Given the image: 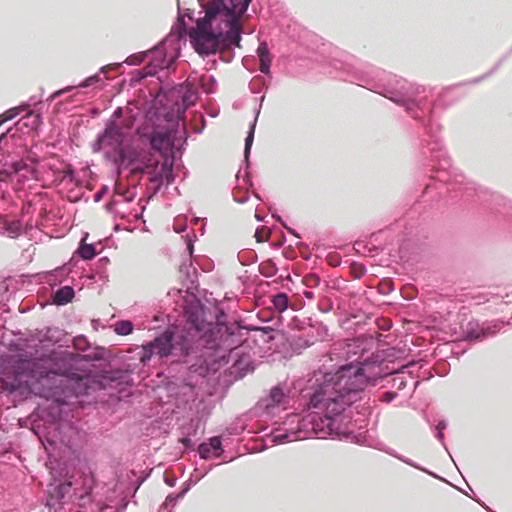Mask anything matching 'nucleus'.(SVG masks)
Instances as JSON below:
<instances>
[{
    "label": "nucleus",
    "mask_w": 512,
    "mask_h": 512,
    "mask_svg": "<svg viewBox=\"0 0 512 512\" xmlns=\"http://www.w3.org/2000/svg\"><path fill=\"white\" fill-rule=\"evenodd\" d=\"M72 482L67 480L63 483H59L53 487L50 491V498L47 502L48 505H55L56 502H60L70 492Z\"/></svg>",
    "instance_id": "obj_17"
},
{
    "label": "nucleus",
    "mask_w": 512,
    "mask_h": 512,
    "mask_svg": "<svg viewBox=\"0 0 512 512\" xmlns=\"http://www.w3.org/2000/svg\"><path fill=\"white\" fill-rule=\"evenodd\" d=\"M307 388H308V382L306 383V386L305 388L302 390V393H303V397L304 398H307L308 399V406L310 408H313L315 409L314 411L312 412H309L308 414L304 415V416H300L298 414H291L290 413V442L291 441H299V440H304V439H308V438H313V437H316V438H327L328 436L329 437H336V438H354L355 436L353 435L354 434V428L356 426L355 423H357V420H353L351 419V423L349 424V432L347 434H336V433H324V431H318V429H322V427L324 428L325 427V424H319L318 426L319 427H316V425H313L312 424H308V425H303L304 424V420L303 418H306L308 417L309 415L311 414H315V413H319L321 412L320 409L314 407L312 404H311V401H310V398L308 397V394H307ZM361 399V395L359 396V398L351 405V408H350V416L352 417V414H353V405ZM313 424H317L316 421H313Z\"/></svg>",
    "instance_id": "obj_6"
},
{
    "label": "nucleus",
    "mask_w": 512,
    "mask_h": 512,
    "mask_svg": "<svg viewBox=\"0 0 512 512\" xmlns=\"http://www.w3.org/2000/svg\"><path fill=\"white\" fill-rule=\"evenodd\" d=\"M436 438L442 443L444 444V434H443V431L441 430H436Z\"/></svg>",
    "instance_id": "obj_49"
},
{
    "label": "nucleus",
    "mask_w": 512,
    "mask_h": 512,
    "mask_svg": "<svg viewBox=\"0 0 512 512\" xmlns=\"http://www.w3.org/2000/svg\"><path fill=\"white\" fill-rule=\"evenodd\" d=\"M293 257H294L293 252H292V250L290 249V255H289V258L291 259V258H293Z\"/></svg>",
    "instance_id": "obj_60"
},
{
    "label": "nucleus",
    "mask_w": 512,
    "mask_h": 512,
    "mask_svg": "<svg viewBox=\"0 0 512 512\" xmlns=\"http://www.w3.org/2000/svg\"><path fill=\"white\" fill-rule=\"evenodd\" d=\"M165 482H166V484H168L169 486H174V484H175V479H174V480H169L168 478H165Z\"/></svg>",
    "instance_id": "obj_54"
},
{
    "label": "nucleus",
    "mask_w": 512,
    "mask_h": 512,
    "mask_svg": "<svg viewBox=\"0 0 512 512\" xmlns=\"http://www.w3.org/2000/svg\"><path fill=\"white\" fill-rule=\"evenodd\" d=\"M204 16L196 20L195 27L188 29L185 18L194 19L190 8L181 11L178 5L177 21L165 41L175 37L178 41L187 35L195 52L209 57L220 52L241 47L243 27L241 18L246 11L236 0H198Z\"/></svg>",
    "instance_id": "obj_4"
},
{
    "label": "nucleus",
    "mask_w": 512,
    "mask_h": 512,
    "mask_svg": "<svg viewBox=\"0 0 512 512\" xmlns=\"http://www.w3.org/2000/svg\"><path fill=\"white\" fill-rule=\"evenodd\" d=\"M383 451H385L387 454H389V455H391V456H393V457L397 458L398 460H400V461H402V462L406 463V464H407V465H409V466H412V467H414V468H416V469H419V470H421V471H423V472H425V473H427V474L431 475L432 477H435V478H439V479H441V478H440L439 476H437L435 473H433V472H431V471H429V470H427V469H425V468L421 467L420 465H418L416 462L412 461L411 459H409V458H407V457H405V456H403V455H401V454H398L394 449L386 448V449H383Z\"/></svg>",
    "instance_id": "obj_24"
},
{
    "label": "nucleus",
    "mask_w": 512,
    "mask_h": 512,
    "mask_svg": "<svg viewBox=\"0 0 512 512\" xmlns=\"http://www.w3.org/2000/svg\"><path fill=\"white\" fill-rule=\"evenodd\" d=\"M120 65H121L120 63H114V64H110V65H108V66H103V67L100 69V71H101V72H105V70H106L107 68H109V67L117 68V67H119Z\"/></svg>",
    "instance_id": "obj_50"
},
{
    "label": "nucleus",
    "mask_w": 512,
    "mask_h": 512,
    "mask_svg": "<svg viewBox=\"0 0 512 512\" xmlns=\"http://www.w3.org/2000/svg\"><path fill=\"white\" fill-rule=\"evenodd\" d=\"M211 448L207 443H201L198 446V453L201 459H208L210 457Z\"/></svg>",
    "instance_id": "obj_36"
},
{
    "label": "nucleus",
    "mask_w": 512,
    "mask_h": 512,
    "mask_svg": "<svg viewBox=\"0 0 512 512\" xmlns=\"http://www.w3.org/2000/svg\"><path fill=\"white\" fill-rule=\"evenodd\" d=\"M272 303L277 310L285 311L288 309V295L286 293H279L273 296Z\"/></svg>",
    "instance_id": "obj_32"
},
{
    "label": "nucleus",
    "mask_w": 512,
    "mask_h": 512,
    "mask_svg": "<svg viewBox=\"0 0 512 512\" xmlns=\"http://www.w3.org/2000/svg\"><path fill=\"white\" fill-rule=\"evenodd\" d=\"M74 295V289L71 286L60 287L53 294V303L59 306L66 305L72 301Z\"/></svg>",
    "instance_id": "obj_18"
},
{
    "label": "nucleus",
    "mask_w": 512,
    "mask_h": 512,
    "mask_svg": "<svg viewBox=\"0 0 512 512\" xmlns=\"http://www.w3.org/2000/svg\"><path fill=\"white\" fill-rule=\"evenodd\" d=\"M208 446L211 448V450L215 452H221L222 451V441L219 436H214L209 439ZM220 453H217V456H219Z\"/></svg>",
    "instance_id": "obj_35"
},
{
    "label": "nucleus",
    "mask_w": 512,
    "mask_h": 512,
    "mask_svg": "<svg viewBox=\"0 0 512 512\" xmlns=\"http://www.w3.org/2000/svg\"><path fill=\"white\" fill-rule=\"evenodd\" d=\"M84 358H88V359H91V360H99L100 359V357L97 356V355H94V356L85 355Z\"/></svg>",
    "instance_id": "obj_52"
},
{
    "label": "nucleus",
    "mask_w": 512,
    "mask_h": 512,
    "mask_svg": "<svg viewBox=\"0 0 512 512\" xmlns=\"http://www.w3.org/2000/svg\"><path fill=\"white\" fill-rule=\"evenodd\" d=\"M4 234L15 239L22 234L23 223L21 220L6 221L3 225Z\"/></svg>",
    "instance_id": "obj_23"
},
{
    "label": "nucleus",
    "mask_w": 512,
    "mask_h": 512,
    "mask_svg": "<svg viewBox=\"0 0 512 512\" xmlns=\"http://www.w3.org/2000/svg\"><path fill=\"white\" fill-rule=\"evenodd\" d=\"M257 55L260 60V71L264 74L270 72L271 59L269 48L266 42H261L257 48Z\"/></svg>",
    "instance_id": "obj_20"
},
{
    "label": "nucleus",
    "mask_w": 512,
    "mask_h": 512,
    "mask_svg": "<svg viewBox=\"0 0 512 512\" xmlns=\"http://www.w3.org/2000/svg\"><path fill=\"white\" fill-rule=\"evenodd\" d=\"M501 327L502 322L499 321L480 324L477 320H471L463 330V336L468 341H482L487 337L496 335Z\"/></svg>",
    "instance_id": "obj_14"
},
{
    "label": "nucleus",
    "mask_w": 512,
    "mask_h": 512,
    "mask_svg": "<svg viewBox=\"0 0 512 512\" xmlns=\"http://www.w3.org/2000/svg\"><path fill=\"white\" fill-rule=\"evenodd\" d=\"M253 329L254 330L259 329L264 333L271 332L272 334L269 336V338L274 341H279L281 339H284V337H285V334L282 330L272 329L270 327H261V328H253Z\"/></svg>",
    "instance_id": "obj_33"
},
{
    "label": "nucleus",
    "mask_w": 512,
    "mask_h": 512,
    "mask_svg": "<svg viewBox=\"0 0 512 512\" xmlns=\"http://www.w3.org/2000/svg\"><path fill=\"white\" fill-rule=\"evenodd\" d=\"M156 50H158V46H156L153 49L148 50V51L130 55L129 57L126 58L124 63H126L129 66L139 65L140 63H142L144 61V59L147 57L148 54H150Z\"/></svg>",
    "instance_id": "obj_29"
},
{
    "label": "nucleus",
    "mask_w": 512,
    "mask_h": 512,
    "mask_svg": "<svg viewBox=\"0 0 512 512\" xmlns=\"http://www.w3.org/2000/svg\"><path fill=\"white\" fill-rule=\"evenodd\" d=\"M162 120L165 125H159L162 127V131H153L149 136V143L155 151L159 152L163 158L168 155H174L175 142H177V132H179L180 122L174 119L165 117L162 114Z\"/></svg>",
    "instance_id": "obj_8"
},
{
    "label": "nucleus",
    "mask_w": 512,
    "mask_h": 512,
    "mask_svg": "<svg viewBox=\"0 0 512 512\" xmlns=\"http://www.w3.org/2000/svg\"><path fill=\"white\" fill-rule=\"evenodd\" d=\"M176 355L189 356L202 349L218 351L221 348V340L211 338L208 333L199 334L191 329H183L175 338Z\"/></svg>",
    "instance_id": "obj_7"
},
{
    "label": "nucleus",
    "mask_w": 512,
    "mask_h": 512,
    "mask_svg": "<svg viewBox=\"0 0 512 512\" xmlns=\"http://www.w3.org/2000/svg\"><path fill=\"white\" fill-rule=\"evenodd\" d=\"M259 113H260V109H256L254 120L250 124V128H249V131H248L246 139H245L244 158H245L246 163H248V160H249L250 150H251V146H252L253 140H254L255 127H256L257 118H258Z\"/></svg>",
    "instance_id": "obj_22"
},
{
    "label": "nucleus",
    "mask_w": 512,
    "mask_h": 512,
    "mask_svg": "<svg viewBox=\"0 0 512 512\" xmlns=\"http://www.w3.org/2000/svg\"><path fill=\"white\" fill-rule=\"evenodd\" d=\"M29 108V104H21L17 107H13L5 111L2 115H0V126L15 117H17L21 112L26 111Z\"/></svg>",
    "instance_id": "obj_25"
},
{
    "label": "nucleus",
    "mask_w": 512,
    "mask_h": 512,
    "mask_svg": "<svg viewBox=\"0 0 512 512\" xmlns=\"http://www.w3.org/2000/svg\"><path fill=\"white\" fill-rule=\"evenodd\" d=\"M97 113H98V110H97V109H92V111H91V114H92V115H96Z\"/></svg>",
    "instance_id": "obj_59"
},
{
    "label": "nucleus",
    "mask_w": 512,
    "mask_h": 512,
    "mask_svg": "<svg viewBox=\"0 0 512 512\" xmlns=\"http://www.w3.org/2000/svg\"><path fill=\"white\" fill-rule=\"evenodd\" d=\"M50 469H51V471H53V470H54V467H53V466H50ZM51 473H53V472H51ZM52 475H53L54 480H57V476H56V475H54V474H52Z\"/></svg>",
    "instance_id": "obj_57"
},
{
    "label": "nucleus",
    "mask_w": 512,
    "mask_h": 512,
    "mask_svg": "<svg viewBox=\"0 0 512 512\" xmlns=\"http://www.w3.org/2000/svg\"><path fill=\"white\" fill-rule=\"evenodd\" d=\"M8 132H9V130H8L7 132H5V133H2V134L0 135V143H1L5 138H6V136H7Z\"/></svg>",
    "instance_id": "obj_55"
},
{
    "label": "nucleus",
    "mask_w": 512,
    "mask_h": 512,
    "mask_svg": "<svg viewBox=\"0 0 512 512\" xmlns=\"http://www.w3.org/2000/svg\"><path fill=\"white\" fill-rule=\"evenodd\" d=\"M402 353L400 349L390 347L377 351L363 358L338 366L335 369L314 371L308 379L307 394L311 404L321 412L303 418L304 424L316 421L325 424L318 429L324 433L347 434L351 416V405L359 398L369 383L375 384L378 379L389 374L403 373L409 365L402 364L398 368L388 369L385 362H392Z\"/></svg>",
    "instance_id": "obj_3"
},
{
    "label": "nucleus",
    "mask_w": 512,
    "mask_h": 512,
    "mask_svg": "<svg viewBox=\"0 0 512 512\" xmlns=\"http://www.w3.org/2000/svg\"><path fill=\"white\" fill-rule=\"evenodd\" d=\"M241 5L242 11H247L252 0H236Z\"/></svg>",
    "instance_id": "obj_45"
},
{
    "label": "nucleus",
    "mask_w": 512,
    "mask_h": 512,
    "mask_svg": "<svg viewBox=\"0 0 512 512\" xmlns=\"http://www.w3.org/2000/svg\"><path fill=\"white\" fill-rule=\"evenodd\" d=\"M174 163H175L174 155H168L165 158H163L159 173L154 174L151 177L150 181L158 182L160 185L165 183L166 186L173 184V182L175 180V175H174V171H173Z\"/></svg>",
    "instance_id": "obj_15"
},
{
    "label": "nucleus",
    "mask_w": 512,
    "mask_h": 512,
    "mask_svg": "<svg viewBox=\"0 0 512 512\" xmlns=\"http://www.w3.org/2000/svg\"><path fill=\"white\" fill-rule=\"evenodd\" d=\"M290 329L297 332L290 334V353L301 354L302 351L321 339L320 328L301 321L297 317L290 319Z\"/></svg>",
    "instance_id": "obj_9"
},
{
    "label": "nucleus",
    "mask_w": 512,
    "mask_h": 512,
    "mask_svg": "<svg viewBox=\"0 0 512 512\" xmlns=\"http://www.w3.org/2000/svg\"><path fill=\"white\" fill-rule=\"evenodd\" d=\"M41 103V100H37L36 97L32 96L30 97L29 101L26 102L25 104H29V107L30 106H36L37 104H40Z\"/></svg>",
    "instance_id": "obj_48"
},
{
    "label": "nucleus",
    "mask_w": 512,
    "mask_h": 512,
    "mask_svg": "<svg viewBox=\"0 0 512 512\" xmlns=\"http://www.w3.org/2000/svg\"><path fill=\"white\" fill-rule=\"evenodd\" d=\"M203 311L199 309L189 310L187 312L188 321L191 324V330L199 334L208 333L213 338L212 323L206 322L202 318Z\"/></svg>",
    "instance_id": "obj_16"
},
{
    "label": "nucleus",
    "mask_w": 512,
    "mask_h": 512,
    "mask_svg": "<svg viewBox=\"0 0 512 512\" xmlns=\"http://www.w3.org/2000/svg\"><path fill=\"white\" fill-rule=\"evenodd\" d=\"M64 179H68L71 183L77 182L76 172L72 166L64 171Z\"/></svg>",
    "instance_id": "obj_37"
},
{
    "label": "nucleus",
    "mask_w": 512,
    "mask_h": 512,
    "mask_svg": "<svg viewBox=\"0 0 512 512\" xmlns=\"http://www.w3.org/2000/svg\"><path fill=\"white\" fill-rule=\"evenodd\" d=\"M266 442H270L272 445H279L288 442V430L274 429Z\"/></svg>",
    "instance_id": "obj_28"
},
{
    "label": "nucleus",
    "mask_w": 512,
    "mask_h": 512,
    "mask_svg": "<svg viewBox=\"0 0 512 512\" xmlns=\"http://www.w3.org/2000/svg\"><path fill=\"white\" fill-rule=\"evenodd\" d=\"M173 353L176 355L175 334L173 330L167 328L153 341L143 345L140 361L146 364L154 354L164 358Z\"/></svg>",
    "instance_id": "obj_11"
},
{
    "label": "nucleus",
    "mask_w": 512,
    "mask_h": 512,
    "mask_svg": "<svg viewBox=\"0 0 512 512\" xmlns=\"http://www.w3.org/2000/svg\"><path fill=\"white\" fill-rule=\"evenodd\" d=\"M287 398L288 395L286 393L285 383H278L256 402L253 408L254 413L274 418L278 416L280 412L286 411L288 403Z\"/></svg>",
    "instance_id": "obj_10"
},
{
    "label": "nucleus",
    "mask_w": 512,
    "mask_h": 512,
    "mask_svg": "<svg viewBox=\"0 0 512 512\" xmlns=\"http://www.w3.org/2000/svg\"><path fill=\"white\" fill-rule=\"evenodd\" d=\"M274 218H276L277 221L281 222L285 228H288L287 224L282 221V218L279 216L273 215Z\"/></svg>",
    "instance_id": "obj_53"
},
{
    "label": "nucleus",
    "mask_w": 512,
    "mask_h": 512,
    "mask_svg": "<svg viewBox=\"0 0 512 512\" xmlns=\"http://www.w3.org/2000/svg\"><path fill=\"white\" fill-rule=\"evenodd\" d=\"M114 331L117 335L120 336L129 335L133 331V324L129 320L117 321L114 325Z\"/></svg>",
    "instance_id": "obj_31"
},
{
    "label": "nucleus",
    "mask_w": 512,
    "mask_h": 512,
    "mask_svg": "<svg viewBox=\"0 0 512 512\" xmlns=\"http://www.w3.org/2000/svg\"><path fill=\"white\" fill-rule=\"evenodd\" d=\"M180 442L187 448L189 447H192L193 446V441L191 440V438L189 437H182L180 439Z\"/></svg>",
    "instance_id": "obj_46"
},
{
    "label": "nucleus",
    "mask_w": 512,
    "mask_h": 512,
    "mask_svg": "<svg viewBox=\"0 0 512 512\" xmlns=\"http://www.w3.org/2000/svg\"><path fill=\"white\" fill-rule=\"evenodd\" d=\"M396 396H397V393L392 392V391H386L381 395L380 400L385 403H390L391 401H393L396 398Z\"/></svg>",
    "instance_id": "obj_39"
},
{
    "label": "nucleus",
    "mask_w": 512,
    "mask_h": 512,
    "mask_svg": "<svg viewBox=\"0 0 512 512\" xmlns=\"http://www.w3.org/2000/svg\"><path fill=\"white\" fill-rule=\"evenodd\" d=\"M139 73L142 75V77L153 76L156 74V69L155 67L148 65L144 67L142 71H139Z\"/></svg>",
    "instance_id": "obj_40"
},
{
    "label": "nucleus",
    "mask_w": 512,
    "mask_h": 512,
    "mask_svg": "<svg viewBox=\"0 0 512 512\" xmlns=\"http://www.w3.org/2000/svg\"><path fill=\"white\" fill-rule=\"evenodd\" d=\"M184 149H185V145H183L182 142H180L178 144H177V142H175V149H174L175 156L177 154L181 155Z\"/></svg>",
    "instance_id": "obj_44"
},
{
    "label": "nucleus",
    "mask_w": 512,
    "mask_h": 512,
    "mask_svg": "<svg viewBox=\"0 0 512 512\" xmlns=\"http://www.w3.org/2000/svg\"><path fill=\"white\" fill-rule=\"evenodd\" d=\"M0 394L28 397L35 395L57 405L72 399L127 383V370L113 368L101 371L72 372L65 357L55 351L40 356L27 354L0 356Z\"/></svg>",
    "instance_id": "obj_2"
},
{
    "label": "nucleus",
    "mask_w": 512,
    "mask_h": 512,
    "mask_svg": "<svg viewBox=\"0 0 512 512\" xmlns=\"http://www.w3.org/2000/svg\"><path fill=\"white\" fill-rule=\"evenodd\" d=\"M394 386H396L398 389H402L405 387L406 382L404 381L403 377H396L393 380Z\"/></svg>",
    "instance_id": "obj_43"
},
{
    "label": "nucleus",
    "mask_w": 512,
    "mask_h": 512,
    "mask_svg": "<svg viewBox=\"0 0 512 512\" xmlns=\"http://www.w3.org/2000/svg\"><path fill=\"white\" fill-rule=\"evenodd\" d=\"M139 161H140V159L137 161V163H138ZM135 164H136V162H135L134 164H128V165H127V164H125V166H123L120 170H118V169L116 168L117 173H118V174H120V173H121V171H122V169L127 168L128 166H133V168H132V172H133V173H143V172H144V170H145V168H146V166H145V165H135Z\"/></svg>",
    "instance_id": "obj_38"
},
{
    "label": "nucleus",
    "mask_w": 512,
    "mask_h": 512,
    "mask_svg": "<svg viewBox=\"0 0 512 512\" xmlns=\"http://www.w3.org/2000/svg\"><path fill=\"white\" fill-rule=\"evenodd\" d=\"M479 81H480V79H475V80H473V83H477Z\"/></svg>",
    "instance_id": "obj_62"
},
{
    "label": "nucleus",
    "mask_w": 512,
    "mask_h": 512,
    "mask_svg": "<svg viewBox=\"0 0 512 512\" xmlns=\"http://www.w3.org/2000/svg\"><path fill=\"white\" fill-rule=\"evenodd\" d=\"M107 192V186H104L101 190L94 194V201L99 202Z\"/></svg>",
    "instance_id": "obj_41"
},
{
    "label": "nucleus",
    "mask_w": 512,
    "mask_h": 512,
    "mask_svg": "<svg viewBox=\"0 0 512 512\" xmlns=\"http://www.w3.org/2000/svg\"><path fill=\"white\" fill-rule=\"evenodd\" d=\"M319 284V278L315 275H311L305 278H302L300 275H296V279L293 280L290 276V309L298 310L303 306L302 302L296 303V301L304 295L307 299H312L314 297V293L312 288Z\"/></svg>",
    "instance_id": "obj_13"
},
{
    "label": "nucleus",
    "mask_w": 512,
    "mask_h": 512,
    "mask_svg": "<svg viewBox=\"0 0 512 512\" xmlns=\"http://www.w3.org/2000/svg\"><path fill=\"white\" fill-rule=\"evenodd\" d=\"M234 200H235L236 202L240 203V204H243V203L247 202V200H248V196H244V197H241V198H236V197H235V198H234Z\"/></svg>",
    "instance_id": "obj_51"
},
{
    "label": "nucleus",
    "mask_w": 512,
    "mask_h": 512,
    "mask_svg": "<svg viewBox=\"0 0 512 512\" xmlns=\"http://www.w3.org/2000/svg\"><path fill=\"white\" fill-rule=\"evenodd\" d=\"M123 116V108L117 107L109 119L106 120L104 129L91 144L93 153H99L103 145L111 147L104 153V158L120 170L125 164H134L139 160V151L131 146H125L126 133L118 124V119Z\"/></svg>",
    "instance_id": "obj_5"
},
{
    "label": "nucleus",
    "mask_w": 512,
    "mask_h": 512,
    "mask_svg": "<svg viewBox=\"0 0 512 512\" xmlns=\"http://www.w3.org/2000/svg\"><path fill=\"white\" fill-rule=\"evenodd\" d=\"M99 80H100V78H99L98 74H94L92 76H89V77L84 79L82 82H80L76 86H67V87H65L63 89L55 91L52 95H50V97L48 98V101H53L55 98L61 96L64 93H67V92L73 90L74 88H77V87H79V88H87V87L93 85L94 83L98 82Z\"/></svg>",
    "instance_id": "obj_19"
},
{
    "label": "nucleus",
    "mask_w": 512,
    "mask_h": 512,
    "mask_svg": "<svg viewBox=\"0 0 512 512\" xmlns=\"http://www.w3.org/2000/svg\"><path fill=\"white\" fill-rule=\"evenodd\" d=\"M76 253L83 260H91L96 256L95 246L94 244H86L82 239Z\"/></svg>",
    "instance_id": "obj_26"
},
{
    "label": "nucleus",
    "mask_w": 512,
    "mask_h": 512,
    "mask_svg": "<svg viewBox=\"0 0 512 512\" xmlns=\"http://www.w3.org/2000/svg\"><path fill=\"white\" fill-rule=\"evenodd\" d=\"M210 79H211V82H214V81H215L214 76H211V77H210Z\"/></svg>",
    "instance_id": "obj_61"
},
{
    "label": "nucleus",
    "mask_w": 512,
    "mask_h": 512,
    "mask_svg": "<svg viewBox=\"0 0 512 512\" xmlns=\"http://www.w3.org/2000/svg\"><path fill=\"white\" fill-rule=\"evenodd\" d=\"M255 217H256L257 221H262L263 220L262 217L260 215H258V214H256Z\"/></svg>",
    "instance_id": "obj_58"
},
{
    "label": "nucleus",
    "mask_w": 512,
    "mask_h": 512,
    "mask_svg": "<svg viewBox=\"0 0 512 512\" xmlns=\"http://www.w3.org/2000/svg\"><path fill=\"white\" fill-rule=\"evenodd\" d=\"M187 140H188V131H187L185 118H183V120L180 122L179 132H177V141H181L183 143V145H186Z\"/></svg>",
    "instance_id": "obj_34"
},
{
    "label": "nucleus",
    "mask_w": 512,
    "mask_h": 512,
    "mask_svg": "<svg viewBox=\"0 0 512 512\" xmlns=\"http://www.w3.org/2000/svg\"><path fill=\"white\" fill-rule=\"evenodd\" d=\"M294 44V61L299 66L320 67V71L332 75L336 72H343L347 79L356 82L359 86L378 93L399 106L414 120L421 123L430 140H427V149L431 154V161L436 163V169L441 171L437 179L447 182L453 189L457 185H463L462 174L448 172L451 167L450 158L446 155L440 139L434 132L431 123L432 104L426 94V88L398 78L395 75L387 74L370 68L363 71L343 58L347 57L342 51L331 43L324 42L317 34L305 29L300 24L290 22V43Z\"/></svg>",
    "instance_id": "obj_1"
},
{
    "label": "nucleus",
    "mask_w": 512,
    "mask_h": 512,
    "mask_svg": "<svg viewBox=\"0 0 512 512\" xmlns=\"http://www.w3.org/2000/svg\"><path fill=\"white\" fill-rule=\"evenodd\" d=\"M24 119L27 120L24 125L31 129H37L42 123V116L39 112L28 111Z\"/></svg>",
    "instance_id": "obj_30"
},
{
    "label": "nucleus",
    "mask_w": 512,
    "mask_h": 512,
    "mask_svg": "<svg viewBox=\"0 0 512 512\" xmlns=\"http://www.w3.org/2000/svg\"><path fill=\"white\" fill-rule=\"evenodd\" d=\"M200 352H201V355H204V352H203V350H202V351H200Z\"/></svg>",
    "instance_id": "obj_63"
},
{
    "label": "nucleus",
    "mask_w": 512,
    "mask_h": 512,
    "mask_svg": "<svg viewBox=\"0 0 512 512\" xmlns=\"http://www.w3.org/2000/svg\"><path fill=\"white\" fill-rule=\"evenodd\" d=\"M189 490H190V484L188 482H186L184 484V487L182 488V490L179 493L169 494L166 497L163 507L164 508H173L176 505V503L178 502V500L182 499Z\"/></svg>",
    "instance_id": "obj_27"
},
{
    "label": "nucleus",
    "mask_w": 512,
    "mask_h": 512,
    "mask_svg": "<svg viewBox=\"0 0 512 512\" xmlns=\"http://www.w3.org/2000/svg\"><path fill=\"white\" fill-rule=\"evenodd\" d=\"M447 427V422L445 420H440L436 425V430L444 431Z\"/></svg>",
    "instance_id": "obj_47"
},
{
    "label": "nucleus",
    "mask_w": 512,
    "mask_h": 512,
    "mask_svg": "<svg viewBox=\"0 0 512 512\" xmlns=\"http://www.w3.org/2000/svg\"><path fill=\"white\" fill-rule=\"evenodd\" d=\"M169 98L173 102L172 107L164 111V116L181 122L185 118L186 110L194 103L197 95L186 89L173 90L169 94Z\"/></svg>",
    "instance_id": "obj_12"
},
{
    "label": "nucleus",
    "mask_w": 512,
    "mask_h": 512,
    "mask_svg": "<svg viewBox=\"0 0 512 512\" xmlns=\"http://www.w3.org/2000/svg\"><path fill=\"white\" fill-rule=\"evenodd\" d=\"M186 246L189 256H192L194 252V240L191 237L187 238Z\"/></svg>",
    "instance_id": "obj_42"
},
{
    "label": "nucleus",
    "mask_w": 512,
    "mask_h": 512,
    "mask_svg": "<svg viewBox=\"0 0 512 512\" xmlns=\"http://www.w3.org/2000/svg\"><path fill=\"white\" fill-rule=\"evenodd\" d=\"M215 319H216L215 325L212 324V326H211V328L213 329V335H215V330L217 331V333H220L222 330H224L228 336L233 335V333L229 331V327L227 326V321H226L227 315L222 308H219V307L216 308ZM213 338H216V337L213 336Z\"/></svg>",
    "instance_id": "obj_21"
},
{
    "label": "nucleus",
    "mask_w": 512,
    "mask_h": 512,
    "mask_svg": "<svg viewBox=\"0 0 512 512\" xmlns=\"http://www.w3.org/2000/svg\"><path fill=\"white\" fill-rule=\"evenodd\" d=\"M289 232H290V235H293L296 238H298V235L296 234V232L292 228L289 229Z\"/></svg>",
    "instance_id": "obj_56"
}]
</instances>
